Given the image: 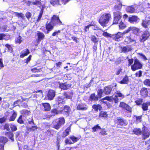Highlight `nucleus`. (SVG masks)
I'll return each mask as SVG.
<instances>
[{"label": "nucleus", "instance_id": "f257e3e1", "mask_svg": "<svg viewBox=\"0 0 150 150\" xmlns=\"http://www.w3.org/2000/svg\"><path fill=\"white\" fill-rule=\"evenodd\" d=\"M111 17V15L110 13H104L100 16L99 22L103 27H106Z\"/></svg>", "mask_w": 150, "mask_h": 150}, {"label": "nucleus", "instance_id": "f03ea898", "mask_svg": "<svg viewBox=\"0 0 150 150\" xmlns=\"http://www.w3.org/2000/svg\"><path fill=\"white\" fill-rule=\"evenodd\" d=\"M64 123L65 119L63 117H62L56 120L53 122L52 127L57 129H58Z\"/></svg>", "mask_w": 150, "mask_h": 150}, {"label": "nucleus", "instance_id": "7ed1b4c3", "mask_svg": "<svg viewBox=\"0 0 150 150\" xmlns=\"http://www.w3.org/2000/svg\"><path fill=\"white\" fill-rule=\"evenodd\" d=\"M113 23L117 24L122 17V13L120 11H114L113 12Z\"/></svg>", "mask_w": 150, "mask_h": 150}, {"label": "nucleus", "instance_id": "20e7f679", "mask_svg": "<svg viewBox=\"0 0 150 150\" xmlns=\"http://www.w3.org/2000/svg\"><path fill=\"white\" fill-rule=\"evenodd\" d=\"M88 108V106L87 104L78 100L76 103V109L79 110L85 111Z\"/></svg>", "mask_w": 150, "mask_h": 150}, {"label": "nucleus", "instance_id": "39448f33", "mask_svg": "<svg viewBox=\"0 0 150 150\" xmlns=\"http://www.w3.org/2000/svg\"><path fill=\"white\" fill-rule=\"evenodd\" d=\"M142 65L139 60L137 59L134 60V64L131 66L132 70L134 71L136 70L141 69L142 67Z\"/></svg>", "mask_w": 150, "mask_h": 150}, {"label": "nucleus", "instance_id": "423d86ee", "mask_svg": "<svg viewBox=\"0 0 150 150\" xmlns=\"http://www.w3.org/2000/svg\"><path fill=\"white\" fill-rule=\"evenodd\" d=\"M51 22L53 25H60L62 24V22L59 19V17L56 15H54L52 18Z\"/></svg>", "mask_w": 150, "mask_h": 150}, {"label": "nucleus", "instance_id": "0eeeda50", "mask_svg": "<svg viewBox=\"0 0 150 150\" xmlns=\"http://www.w3.org/2000/svg\"><path fill=\"white\" fill-rule=\"evenodd\" d=\"M150 135L149 131L147 129V127H144L142 128V139L145 140L148 138Z\"/></svg>", "mask_w": 150, "mask_h": 150}, {"label": "nucleus", "instance_id": "6e6552de", "mask_svg": "<svg viewBox=\"0 0 150 150\" xmlns=\"http://www.w3.org/2000/svg\"><path fill=\"white\" fill-rule=\"evenodd\" d=\"M150 35V34L148 31H144L140 37V41L142 42H144L149 38Z\"/></svg>", "mask_w": 150, "mask_h": 150}, {"label": "nucleus", "instance_id": "1a4fd4ad", "mask_svg": "<svg viewBox=\"0 0 150 150\" xmlns=\"http://www.w3.org/2000/svg\"><path fill=\"white\" fill-rule=\"evenodd\" d=\"M120 107L122 108L125 109L129 112H132V109L131 107L128 105L124 102L120 103Z\"/></svg>", "mask_w": 150, "mask_h": 150}, {"label": "nucleus", "instance_id": "9d476101", "mask_svg": "<svg viewBox=\"0 0 150 150\" xmlns=\"http://www.w3.org/2000/svg\"><path fill=\"white\" fill-rule=\"evenodd\" d=\"M55 95V92L52 90H50L48 93L47 97L48 99L50 100H52Z\"/></svg>", "mask_w": 150, "mask_h": 150}, {"label": "nucleus", "instance_id": "9b49d317", "mask_svg": "<svg viewBox=\"0 0 150 150\" xmlns=\"http://www.w3.org/2000/svg\"><path fill=\"white\" fill-rule=\"evenodd\" d=\"M139 18L137 16H134L129 17L128 18V21L131 23H137L139 20Z\"/></svg>", "mask_w": 150, "mask_h": 150}, {"label": "nucleus", "instance_id": "f8f14e48", "mask_svg": "<svg viewBox=\"0 0 150 150\" xmlns=\"http://www.w3.org/2000/svg\"><path fill=\"white\" fill-rule=\"evenodd\" d=\"M121 48L122 50V52L124 53L130 52L132 50V48L130 45H127L126 46L121 47Z\"/></svg>", "mask_w": 150, "mask_h": 150}, {"label": "nucleus", "instance_id": "ddd939ff", "mask_svg": "<svg viewBox=\"0 0 150 150\" xmlns=\"http://www.w3.org/2000/svg\"><path fill=\"white\" fill-rule=\"evenodd\" d=\"M125 41L127 44H130L134 42V44H136V42L135 39L132 38L131 36H127L125 38Z\"/></svg>", "mask_w": 150, "mask_h": 150}, {"label": "nucleus", "instance_id": "4468645a", "mask_svg": "<svg viewBox=\"0 0 150 150\" xmlns=\"http://www.w3.org/2000/svg\"><path fill=\"white\" fill-rule=\"evenodd\" d=\"M123 34L120 32H118L117 34L112 35L111 38L115 41H118V39L120 38L122 36Z\"/></svg>", "mask_w": 150, "mask_h": 150}, {"label": "nucleus", "instance_id": "2eb2a0df", "mask_svg": "<svg viewBox=\"0 0 150 150\" xmlns=\"http://www.w3.org/2000/svg\"><path fill=\"white\" fill-rule=\"evenodd\" d=\"M40 105L44 107L45 111H49L50 109V105L49 103H42Z\"/></svg>", "mask_w": 150, "mask_h": 150}, {"label": "nucleus", "instance_id": "dca6fc26", "mask_svg": "<svg viewBox=\"0 0 150 150\" xmlns=\"http://www.w3.org/2000/svg\"><path fill=\"white\" fill-rule=\"evenodd\" d=\"M148 91L147 88H142L140 90V94L141 96L144 97H146L148 95Z\"/></svg>", "mask_w": 150, "mask_h": 150}, {"label": "nucleus", "instance_id": "f3484780", "mask_svg": "<svg viewBox=\"0 0 150 150\" xmlns=\"http://www.w3.org/2000/svg\"><path fill=\"white\" fill-rule=\"evenodd\" d=\"M30 53L28 49L24 50L21 52L20 57L23 58L25 56L27 55Z\"/></svg>", "mask_w": 150, "mask_h": 150}, {"label": "nucleus", "instance_id": "a211bd4d", "mask_svg": "<svg viewBox=\"0 0 150 150\" xmlns=\"http://www.w3.org/2000/svg\"><path fill=\"white\" fill-rule=\"evenodd\" d=\"M59 88L63 90H66L70 87L69 85L67 84L66 83H61L59 84Z\"/></svg>", "mask_w": 150, "mask_h": 150}, {"label": "nucleus", "instance_id": "6ab92c4d", "mask_svg": "<svg viewBox=\"0 0 150 150\" xmlns=\"http://www.w3.org/2000/svg\"><path fill=\"white\" fill-rule=\"evenodd\" d=\"M117 124L121 126H125L127 124V121L123 119L120 118L117 119Z\"/></svg>", "mask_w": 150, "mask_h": 150}, {"label": "nucleus", "instance_id": "aec40b11", "mask_svg": "<svg viewBox=\"0 0 150 150\" xmlns=\"http://www.w3.org/2000/svg\"><path fill=\"white\" fill-rule=\"evenodd\" d=\"M52 24L51 23V22L48 24H46V29L47 30V32L46 33V34L48 33L49 31L52 30L53 29L54 25H52Z\"/></svg>", "mask_w": 150, "mask_h": 150}, {"label": "nucleus", "instance_id": "412c9836", "mask_svg": "<svg viewBox=\"0 0 150 150\" xmlns=\"http://www.w3.org/2000/svg\"><path fill=\"white\" fill-rule=\"evenodd\" d=\"M112 90V88L111 86H108L105 87L103 91L105 94L108 95L110 93Z\"/></svg>", "mask_w": 150, "mask_h": 150}, {"label": "nucleus", "instance_id": "4be33fe9", "mask_svg": "<svg viewBox=\"0 0 150 150\" xmlns=\"http://www.w3.org/2000/svg\"><path fill=\"white\" fill-rule=\"evenodd\" d=\"M37 35L38 37V42L39 43L44 38L45 35L43 33L39 31L37 33Z\"/></svg>", "mask_w": 150, "mask_h": 150}, {"label": "nucleus", "instance_id": "5701e85b", "mask_svg": "<svg viewBox=\"0 0 150 150\" xmlns=\"http://www.w3.org/2000/svg\"><path fill=\"white\" fill-rule=\"evenodd\" d=\"M8 141L7 139L5 137H0V143L2 144H0L1 146H4V144Z\"/></svg>", "mask_w": 150, "mask_h": 150}, {"label": "nucleus", "instance_id": "b1692460", "mask_svg": "<svg viewBox=\"0 0 150 150\" xmlns=\"http://www.w3.org/2000/svg\"><path fill=\"white\" fill-rule=\"evenodd\" d=\"M99 98L97 95H96L94 93L92 94L90 96V100L91 101H96L98 100Z\"/></svg>", "mask_w": 150, "mask_h": 150}, {"label": "nucleus", "instance_id": "393cba45", "mask_svg": "<svg viewBox=\"0 0 150 150\" xmlns=\"http://www.w3.org/2000/svg\"><path fill=\"white\" fill-rule=\"evenodd\" d=\"M56 104L59 105L60 104H63L64 103V99L60 96H58L56 100Z\"/></svg>", "mask_w": 150, "mask_h": 150}, {"label": "nucleus", "instance_id": "a878e982", "mask_svg": "<svg viewBox=\"0 0 150 150\" xmlns=\"http://www.w3.org/2000/svg\"><path fill=\"white\" fill-rule=\"evenodd\" d=\"M126 11L127 12L132 13L135 12V9L132 6H128L126 9Z\"/></svg>", "mask_w": 150, "mask_h": 150}, {"label": "nucleus", "instance_id": "bb28decb", "mask_svg": "<svg viewBox=\"0 0 150 150\" xmlns=\"http://www.w3.org/2000/svg\"><path fill=\"white\" fill-rule=\"evenodd\" d=\"M122 7V4L121 3L115 5L114 7V11H119L121 9Z\"/></svg>", "mask_w": 150, "mask_h": 150}, {"label": "nucleus", "instance_id": "cd10ccee", "mask_svg": "<svg viewBox=\"0 0 150 150\" xmlns=\"http://www.w3.org/2000/svg\"><path fill=\"white\" fill-rule=\"evenodd\" d=\"M129 81L128 77L127 75H126L123 78L122 80L120 81L121 84H127Z\"/></svg>", "mask_w": 150, "mask_h": 150}, {"label": "nucleus", "instance_id": "c85d7f7f", "mask_svg": "<svg viewBox=\"0 0 150 150\" xmlns=\"http://www.w3.org/2000/svg\"><path fill=\"white\" fill-rule=\"evenodd\" d=\"M150 105V102L144 103L142 105V108L143 110L146 111L148 110V105Z\"/></svg>", "mask_w": 150, "mask_h": 150}, {"label": "nucleus", "instance_id": "c756f323", "mask_svg": "<svg viewBox=\"0 0 150 150\" xmlns=\"http://www.w3.org/2000/svg\"><path fill=\"white\" fill-rule=\"evenodd\" d=\"M5 135L6 136L9 137V138L11 139L12 141H14V139L13 138V132H9L6 133Z\"/></svg>", "mask_w": 150, "mask_h": 150}, {"label": "nucleus", "instance_id": "7c9ffc66", "mask_svg": "<svg viewBox=\"0 0 150 150\" xmlns=\"http://www.w3.org/2000/svg\"><path fill=\"white\" fill-rule=\"evenodd\" d=\"M21 114L22 116H27L29 115L30 113V111H28L26 110H22L21 112Z\"/></svg>", "mask_w": 150, "mask_h": 150}, {"label": "nucleus", "instance_id": "2f4dec72", "mask_svg": "<svg viewBox=\"0 0 150 150\" xmlns=\"http://www.w3.org/2000/svg\"><path fill=\"white\" fill-rule=\"evenodd\" d=\"M13 113L12 115L9 118V121H13L15 119L17 115V113L14 110L13 111Z\"/></svg>", "mask_w": 150, "mask_h": 150}, {"label": "nucleus", "instance_id": "473e14b6", "mask_svg": "<svg viewBox=\"0 0 150 150\" xmlns=\"http://www.w3.org/2000/svg\"><path fill=\"white\" fill-rule=\"evenodd\" d=\"M50 3L53 5H54L56 4H59L61 5V3L59 0H50Z\"/></svg>", "mask_w": 150, "mask_h": 150}, {"label": "nucleus", "instance_id": "72a5a7b5", "mask_svg": "<svg viewBox=\"0 0 150 150\" xmlns=\"http://www.w3.org/2000/svg\"><path fill=\"white\" fill-rule=\"evenodd\" d=\"M71 128L70 127H68L64 131L63 135V137H65L69 135V132H70Z\"/></svg>", "mask_w": 150, "mask_h": 150}, {"label": "nucleus", "instance_id": "f704fd0d", "mask_svg": "<svg viewBox=\"0 0 150 150\" xmlns=\"http://www.w3.org/2000/svg\"><path fill=\"white\" fill-rule=\"evenodd\" d=\"M71 92L70 93L69 92H64V96L67 98L70 99L72 97L71 96L72 94Z\"/></svg>", "mask_w": 150, "mask_h": 150}, {"label": "nucleus", "instance_id": "c9c22d12", "mask_svg": "<svg viewBox=\"0 0 150 150\" xmlns=\"http://www.w3.org/2000/svg\"><path fill=\"white\" fill-rule=\"evenodd\" d=\"M105 100L109 101L110 102H113V96H106V97L102 99L101 100V101H103Z\"/></svg>", "mask_w": 150, "mask_h": 150}, {"label": "nucleus", "instance_id": "e433bc0d", "mask_svg": "<svg viewBox=\"0 0 150 150\" xmlns=\"http://www.w3.org/2000/svg\"><path fill=\"white\" fill-rule=\"evenodd\" d=\"M134 133L137 135H140L142 133V131L139 129L136 128L133 130Z\"/></svg>", "mask_w": 150, "mask_h": 150}, {"label": "nucleus", "instance_id": "4c0bfd02", "mask_svg": "<svg viewBox=\"0 0 150 150\" xmlns=\"http://www.w3.org/2000/svg\"><path fill=\"white\" fill-rule=\"evenodd\" d=\"M28 3L31 4L32 3V4L37 6H40L41 5V3L39 1H35L31 2L30 1H28Z\"/></svg>", "mask_w": 150, "mask_h": 150}, {"label": "nucleus", "instance_id": "58836bf2", "mask_svg": "<svg viewBox=\"0 0 150 150\" xmlns=\"http://www.w3.org/2000/svg\"><path fill=\"white\" fill-rule=\"evenodd\" d=\"M93 108L95 110V111H98V110H100L101 107L100 105H94L92 106Z\"/></svg>", "mask_w": 150, "mask_h": 150}, {"label": "nucleus", "instance_id": "ea45409f", "mask_svg": "<svg viewBox=\"0 0 150 150\" xmlns=\"http://www.w3.org/2000/svg\"><path fill=\"white\" fill-rule=\"evenodd\" d=\"M149 21H143L142 23V25L144 28H148V24H149Z\"/></svg>", "mask_w": 150, "mask_h": 150}, {"label": "nucleus", "instance_id": "a19ab883", "mask_svg": "<svg viewBox=\"0 0 150 150\" xmlns=\"http://www.w3.org/2000/svg\"><path fill=\"white\" fill-rule=\"evenodd\" d=\"M14 13L16 16L18 18L20 17L22 18L23 19H24V15L22 13H18L16 12H14Z\"/></svg>", "mask_w": 150, "mask_h": 150}, {"label": "nucleus", "instance_id": "79ce46f5", "mask_svg": "<svg viewBox=\"0 0 150 150\" xmlns=\"http://www.w3.org/2000/svg\"><path fill=\"white\" fill-rule=\"evenodd\" d=\"M132 30L135 34H137L139 31V29L135 27H132Z\"/></svg>", "mask_w": 150, "mask_h": 150}, {"label": "nucleus", "instance_id": "37998d69", "mask_svg": "<svg viewBox=\"0 0 150 150\" xmlns=\"http://www.w3.org/2000/svg\"><path fill=\"white\" fill-rule=\"evenodd\" d=\"M126 27L125 24L122 21H121L119 23V28L120 29H123Z\"/></svg>", "mask_w": 150, "mask_h": 150}, {"label": "nucleus", "instance_id": "c03bdc74", "mask_svg": "<svg viewBox=\"0 0 150 150\" xmlns=\"http://www.w3.org/2000/svg\"><path fill=\"white\" fill-rule=\"evenodd\" d=\"M107 116V114L106 112L102 111L99 114V117H106Z\"/></svg>", "mask_w": 150, "mask_h": 150}, {"label": "nucleus", "instance_id": "a18cd8bd", "mask_svg": "<svg viewBox=\"0 0 150 150\" xmlns=\"http://www.w3.org/2000/svg\"><path fill=\"white\" fill-rule=\"evenodd\" d=\"M104 92V91H103L102 89H100L98 90V96L99 98H101L102 96V94Z\"/></svg>", "mask_w": 150, "mask_h": 150}, {"label": "nucleus", "instance_id": "49530a36", "mask_svg": "<svg viewBox=\"0 0 150 150\" xmlns=\"http://www.w3.org/2000/svg\"><path fill=\"white\" fill-rule=\"evenodd\" d=\"M94 25V23L92 22L91 23L87 25V26L85 27L84 30L86 32L87 31L89 30V28L92 26H93Z\"/></svg>", "mask_w": 150, "mask_h": 150}, {"label": "nucleus", "instance_id": "de8ad7c7", "mask_svg": "<svg viewBox=\"0 0 150 150\" xmlns=\"http://www.w3.org/2000/svg\"><path fill=\"white\" fill-rule=\"evenodd\" d=\"M22 115L20 116L17 120L18 122L21 124L24 123V121L22 119Z\"/></svg>", "mask_w": 150, "mask_h": 150}, {"label": "nucleus", "instance_id": "09e8293b", "mask_svg": "<svg viewBox=\"0 0 150 150\" xmlns=\"http://www.w3.org/2000/svg\"><path fill=\"white\" fill-rule=\"evenodd\" d=\"M144 85L150 86V79H146L143 82Z\"/></svg>", "mask_w": 150, "mask_h": 150}, {"label": "nucleus", "instance_id": "8fccbe9b", "mask_svg": "<svg viewBox=\"0 0 150 150\" xmlns=\"http://www.w3.org/2000/svg\"><path fill=\"white\" fill-rule=\"evenodd\" d=\"M43 13V9H41L40 11L39 15L38 16V18L37 20V21L39 22L41 18L42 15Z\"/></svg>", "mask_w": 150, "mask_h": 150}, {"label": "nucleus", "instance_id": "3c124183", "mask_svg": "<svg viewBox=\"0 0 150 150\" xmlns=\"http://www.w3.org/2000/svg\"><path fill=\"white\" fill-rule=\"evenodd\" d=\"M22 41V38L20 36H19L17 38V39L15 40V42L16 43L19 44Z\"/></svg>", "mask_w": 150, "mask_h": 150}, {"label": "nucleus", "instance_id": "603ef678", "mask_svg": "<svg viewBox=\"0 0 150 150\" xmlns=\"http://www.w3.org/2000/svg\"><path fill=\"white\" fill-rule=\"evenodd\" d=\"M116 94V95L119 97L123 98L124 96V95L121 93L119 91H117L115 93Z\"/></svg>", "mask_w": 150, "mask_h": 150}, {"label": "nucleus", "instance_id": "864d4df0", "mask_svg": "<svg viewBox=\"0 0 150 150\" xmlns=\"http://www.w3.org/2000/svg\"><path fill=\"white\" fill-rule=\"evenodd\" d=\"M101 129L100 127L98 126V125H97L94 126L92 128V129L93 132H96L98 129Z\"/></svg>", "mask_w": 150, "mask_h": 150}, {"label": "nucleus", "instance_id": "5fc2aeb1", "mask_svg": "<svg viewBox=\"0 0 150 150\" xmlns=\"http://www.w3.org/2000/svg\"><path fill=\"white\" fill-rule=\"evenodd\" d=\"M25 16L28 21H30V18L31 17L32 14L29 12H27L25 14Z\"/></svg>", "mask_w": 150, "mask_h": 150}, {"label": "nucleus", "instance_id": "6e6d98bb", "mask_svg": "<svg viewBox=\"0 0 150 150\" xmlns=\"http://www.w3.org/2000/svg\"><path fill=\"white\" fill-rule=\"evenodd\" d=\"M70 110V107L67 106H65L64 108V109L62 110L64 112H69Z\"/></svg>", "mask_w": 150, "mask_h": 150}, {"label": "nucleus", "instance_id": "4d7b16f0", "mask_svg": "<svg viewBox=\"0 0 150 150\" xmlns=\"http://www.w3.org/2000/svg\"><path fill=\"white\" fill-rule=\"evenodd\" d=\"M31 57L32 56L31 55H30L27 59H24L23 60L24 62L27 64L28 62L30 60Z\"/></svg>", "mask_w": 150, "mask_h": 150}, {"label": "nucleus", "instance_id": "13d9d810", "mask_svg": "<svg viewBox=\"0 0 150 150\" xmlns=\"http://www.w3.org/2000/svg\"><path fill=\"white\" fill-rule=\"evenodd\" d=\"M6 120L7 118L5 117H4L1 118L0 117V123H2L6 122Z\"/></svg>", "mask_w": 150, "mask_h": 150}, {"label": "nucleus", "instance_id": "bf43d9fd", "mask_svg": "<svg viewBox=\"0 0 150 150\" xmlns=\"http://www.w3.org/2000/svg\"><path fill=\"white\" fill-rule=\"evenodd\" d=\"M70 139L73 142V143H74L75 142H76L78 140L77 138L75 137L74 136H72L70 137Z\"/></svg>", "mask_w": 150, "mask_h": 150}, {"label": "nucleus", "instance_id": "052dcab7", "mask_svg": "<svg viewBox=\"0 0 150 150\" xmlns=\"http://www.w3.org/2000/svg\"><path fill=\"white\" fill-rule=\"evenodd\" d=\"M59 110L58 109V108H57V109H52L51 112L52 113H53L54 114H57L59 113Z\"/></svg>", "mask_w": 150, "mask_h": 150}, {"label": "nucleus", "instance_id": "680f3d73", "mask_svg": "<svg viewBox=\"0 0 150 150\" xmlns=\"http://www.w3.org/2000/svg\"><path fill=\"white\" fill-rule=\"evenodd\" d=\"M10 127L12 131H15L17 129L16 126L13 124H11L10 125Z\"/></svg>", "mask_w": 150, "mask_h": 150}, {"label": "nucleus", "instance_id": "e2e57ef3", "mask_svg": "<svg viewBox=\"0 0 150 150\" xmlns=\"http://www.w3.org/2000/svg\"><path fill=\"white\" fill-rule=\"evenodd\" d=\"M5 46L8 48L9 52H11L13 50L11 45L8 44H6L5 45Z\"/></svg>", "mask_w": 150, "mask_h": 150}, {"label": "nucleus", "instance_id": "0e129e2a", "mask_svg": "<svg viewBox=\"0 0 150 150\" xmlns=\"http://www.w3.org/2000/svg\"><path fill=\"white\" fill-rule=\"evenodd\" d=\"M113 96V101L114 100L115 103H118V99L117 98L118 97L116 95L114 96Z\"/></svg>", "mask_w": 150, "mask_h": 150}, {"label": "nucleus", "instance_id": "69168bd1", "mask_svg": "<svg viewBox=\"0 0 150 150\" xmlns=\"http://www.w3.org/2000/svg\"><path fill=\"white\" fill-rule=\"evenodd\" d=\"M61 33L60 30H58L56 31H55L52 34V36H57Z\"/></svg>", "mask_w": 150, "mask_h": 150}, {"label": "nucleus", "instance_id": "338daca9", "mask_svg": "<svg viewBox=\"0 0 150 150\" xmlns=\"http://www.w3.org/2000/svg\"><path fill=\"white\" fill-rule=\"evenodd\" d=\"M103 35L106 37H109L111 38L112 34H109L107 32H104L103 33Z\"/></svg>", "mask_w": 150, "mask_h": 150}, {"label": "nucleus", "instance_id": "774afa93", "mask_svg": "<svg viewBox=\"0 0 150 150\" xmlns=\"http://www.w3.org/2000/svg\"><path fill=\"white\" fill-rule=\"evenodd\" d=\"M100 134L103 135H104L107 134L106 133V132L104 129H103L100 132Z\"/></svg>", "mask_w": 150, "mask_h": 150}]
</instances>
